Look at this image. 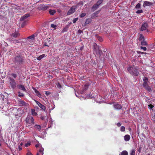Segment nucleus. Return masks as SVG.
I'll list each match as a JSON object with an SVG mask.
<instances>
[{
    "mask_svg": "<svg viewBox=\"0 0 155 155\" xmlns=\"http://www.w3.org/2000/svg\"><path fill=\"white\" fill-rule=\"evenodd\" d=\"M24 57L20 53H16L15 55V62L17 64H21L24 62Z\"/></svg>",
    "mask_w": 155,
    "mask_h": 155,
    "instance_id": "nucleus-1",
    "label": "nucleus"
},
{
    "mask_svg": "<svg viewBox=\"0 0 155 155\" xmlns=\"http://www.w3.org/2000/svg\"><path fill=\"white\" fill-rule=\"evenodd\" d=\"M127 70L133 76H137L139 74L138 69L135 68L130 67L128 68Z\"/></svg>",
    "mask_w": 155,
    "mask_h": 155,
    "instance_id": "nucleus-2",
    "label": "nucleus"
},
{
    "mask_svg": "<svg viewBox=\"0 0 155 155\" xmlns=\"http://www.w3.org/2000/svg\"><path fill=\"white\" fill-rule=\"evenodd\" d=\"M25 122L29 126L34 124L35 123L34 119L31 116H28L27 117L25 120Z\"/></svg>",
    "mask_w": 155,
    "mask_h": 155,
    "instance_id": "nucleus-3",
    "label": "nucleus"
},
{
    "mask_svg": "<svg viewBox=\"0 0 155 155\" xmlns=\"http://www.w3.org/2000/svg\"><path fill=\"white\" fill-rule=\"evenodd\" d=\"M9 83L11 88L13 89L16 87V84L15 80L11 77H9Z\"/></svg>",
    "mask_w": 155,
    "mask_h": 155,
    "instance_id": "nucleus-4",
    "label": "nucleus"
},
{
    "mask_svg": "<svg viewBox=\"0 0 155 155\" xmlns=\"http://www.w3.org/2000/svg\"><path fill=\"white\" fill-rule=\"evenodd\" d=\"M148 27V25L147 23V22H144L142 25L141 27L139 29L140 31L146 30V31L148 32L150 31L148 29H147Z\"/></svg>",
    "mask_w": 155,
    "mask_h": 155,
    "instance_id": "nucleus-5",
    "label": "nucleus"
},
{
    "mask_svg": "<svg viewBox=\"0 0 155 155\" xmlns=\"http://www.w3.org/2000/svg\"><path fill=\"white\" fill-rule=\"evenodd\" d=\"M76 8V7L75 6H73L71 7L67 12V15H70L74 13L75 11Z\"/></svg>",
    "mask_w": 155,
    "mask_h": 155,
    "instance_id": "nucleus-6",
    "label": "nucleus"
},
{
    "mask_svg": "<svg viewBox=\"0 0 155 155\" xmlns=\"http://www.w3.org/2000/svg\"><path fill=\"white\" fill-rule=\"evenodd\" d=\"M39 9L41 10H45L49 8V6L47 5H41L39 7Z\"/></svg>",
    "mask_w": 155,
    "mask_h": 155,
    "instance_id": "nucleus-7",
    "label": "nucleus"
},
{
    "mask_svg": "<svg viewBox=\"0 0 155 155\" xmlns=\"http://www.w3.org/2000/svg\"><path fill=\"white\" fill-rule=\"evenodd\" d=\"M143 87L146 86V85H148V83L149 82L148 79L147 77H144L143 79Z\"/></svg>",
    "mask_w": 155,
    "mask_h": 155,
    "instance_id": "nucleus-8",
    "label": "nucleus"
},
{
    "mask_svg": "<svg viewBox=\"0 0 155 155\" xmlns=\"http://www.w3.org/2000/svg\"><path fill=\"white\" fill-rule=\"evenodd\" d=\"M10 35L11 37L17 38L20 36V34L18 32H15L13 33H12Z\"/></svg>",
    "mask_w": 155,
    "mask_h": 155,
    "instance_id": "nucleus-9",
    "label": "nucleus"
},
{
    "mask_svg": "<svg viewBox=\"0 0 155 155\" xmlns=\"http://www.w3.org/2000/svg\"><path fill=\"white\" fill-rule=\"evenodd\" d=\"M114 107L115 109L117 110H119L122 108L121 105L118 104H114Z\"/></svg>",
    "mask_w": 155,
    "mask_h": 155,
    "instance_id": "nucleus-10",
    "label": "nucleus"
},
{
    "mask_svg": "<svg viewBox=\"0 0 155 155\" xmlns=\"http://www.w3.org/2000/svg\"><path fill=\"white\" fill-rule=\"evenodd\" d=\"M153 4V3L150 2L148 1H145L143 2V6L144 7H145L147 6H150Z\"/></svg>",
    "mask_w": 155,
    "mask_h": 155,
    "instance_id": "nucleus-11",
    "label": "nucleus"
},
{
    "mask_svg": "<svg viewBox=\"0 0 155 155\" xmlns=\"http://www.w3.org/2000/svg\"><path fill=\"white\" fill-rule=\"evenodd\" d=\"M32 88L34 90L36 95L39 98L41 97V95L40 93L34 87H32Z\"/></svg>",
    "mask_w": 155,
    "mask_h": 155,
    "instance_id": "nucleus-12",
    "label": "nucleus"
},
{
    "mask_svg": "<svg viewBox=\"0 0 155 155\" xmlns=\"http://www.w3.org/2000/svg\"><path fill=\"white\" fill-rule=\"evenodd\" d=\"M30 15L29 14H26L25 15L21 16L20 20V21H23L24 20L26 19L27 18H28L29 16Z\"/></svg>",
    "mask_w": 155,
    "mask_h": 155,
    "instance_id": "nucleus-13",
    "label": "nucleus"
},
{
    "mask_svg": "<svg viewBox=\"0 0 155 155\" xmlns=\"http://www.w3.org/2000/svg\"><path fill=\"white\" fill-rule=\"evenodd\" d=\"M19 104L21 106H28V104L23 101L21 100L19 101Z\"/></svg>",
    "mask_w": 155,
    "mask_h": 155,
    "instance_id": "nucleus-14",
    "label": "nucleus"
},
{
    "mask_svg": "<svg viewBox=\"0 0 155 155\" xmlns=\"http://www.w3.org/2000/svg\"><path fill=\"white\" fill-rule=\"evenodd\" d=\"M18 88L25 91H26V89L24 86L21 84H19L18 85Z\"/></svg>",
    "mask_w": 155,
    "mask_h": 155,
    "instance_id": "nucleus-15",
    "label": "nucleus"
},
{
    "mask_svg": "<svg viewBox=\"0 0 155 155\" xmlns=\"http://www.w3.org/2000/svg\"><path fill=\"white\" fill-rule=\"evenodd\" d=\"M143 87L147 91L149 92L152 91V89L148 85H146Z\"/></svg>",
    "mask_w": 155,
    "mask_h": 155,
    "instance_id": "nucleus-16",
    "label": "nucleus"
},
{
    "mask_svg": "<svg viewBox=\"0 0 155 155\" xmlns=\"http://www.w3.org/2000/svg\"><path fill=\"white\" fill-rule=\"evenodd\" d=\"M43 148L42 147L41 148L39 149V152L37 153V155H43Z\"/></svg>",
    "mask_w": 155,
    "mask_h": 155,
    "instance_id": "nucleus-17",
    "label": "nucleus"
},
{
    "mask_svg": "<svg viewBox=\"0 0 155 155\" xmlns=\"http://www.w3.org/2000/svg\"><path fill=\"white\" fill-rule=\"evenodd\" d=\"M89 86V85L85 84L83 88L82 92L84 93L87 91L88 89Z\"/></svg>",
    "mask_w": 155,
    "mask_h": 155,
    "instance_id": "nucleus-18",
    "label": "nucleus"
},
{
    "mask_svg": "<svg viewBox=\"0 0 155 155\" xmlns=\"http://www.w3.org/2000/svg\"><path fill=\"white\" fill-rule=\"evenodd\" d=\"M130 138V136L128 134L126 135L124 137V140L125 141H129Z\"/></svg>",
    "mask_w": 155,
    "mask_h": 155,
    "instance_id": "nucleus-19",
    "label": "nucleus"
},
{
    "mask_svg": "<svg viewBox=\"0 0 155 155\" xmlns=\"http://www.w3.org/2000/svg\"><path fill=\"white\" fill-rule=\"evenodd\" d=\"M138 40L140 41H142L144 40V36L142 34L140 35Z\"/></svg>",
    "mask_w": 155,
    "mask_h": 155,
    "instance_id": "nucleus-20",
    "label": "nucleus"
},
{
    "mask_svg": "<svg viewBox=\"0 0 155 155\" xmlns=\"http://www.w3.org/2000/svg\"><path fill=\"white\" fill-rule=\"evenodd\" d=\"M45 54H42L40 56H39L37 58V59L38 60H40L41 59L43 58L45 56Z\"/></svg>",
    "mask_w": 155,
    "mask_h": 155,
    "instance_id": "nucleus-21",
    "label": "nucleus"
},
{
    "mask_svg": "<svg viewBox=\"0 0 155 155\" xmlns=\"http://www.w3.org/2000/svg\"><path fill=\"white\" fill-rule=\"evenodd\" d=\"M34 127L35 128L37 129L39 131H40L41 128V126L39 125H35Z\"/></svg>",
    "mask_w": 155,
    "mask_h": 155,
    "instance_id": "nucleus-22",
    "label": "nucleus"
},
{
    "mask_svg": "<svg viewBox=\"0 0 155 155\" xmlns=\"http://www.w3.org/2000/svg\"><path fill=\"white\" fill-rule=\"evenodd\" d=\"M120 155H128V152L126 150H124L120 154Z\"/></svg>",
    "mask_w": 155,
    "mask_h": 155,
    "instance_id": "nucleus-23",
    "label": "nucleus"
},
{
    "mask_svg": "<svg viewBox=\"0 0 155 155\" xmlns=\"http://www.w3.org/2000/svg\"><path fill=\"white\" fill-rule=\"evenodd\" d=\"M91 21V18H87L86 19L85 22V24L87 25L90 23Z\"/></svg>",
    "mask_w": 155,
    "mask_h": 155,
    "instance_id": "nucleus-24",
    "label": "nucleus"
},
{
    "mask_svg": "<svg viewBox=\"0 0 155 155\" xmlns=\"http://www.w3.org/2000/svg\"><path fill=\"white\" fill-rule=\"evenodd\" d=\"M31 114L32 115L34 116H36L37 115V113L35 112V110L34 109H31Z\"/></svg>",
    "mask_w": 155,
    "mask_h": 155,
    "instance_id": "nucleus-25",
    "label": "nucleus"
},
{
    "mask_svg": "<svg viewBox=\"0 0 155 155\" xmlns=\"http://www.w3.org/2000/svg\"><path fill=\"white\" fill-rule=\"evenodd\" d=\"M39 107L42 110L44 111H45L46 110V107L45 106L41 104Z\"/></svg>",
    "mask_w": 155,
    "mask_h": 155,
    "instance_id": "nucleus-26",
    "label": "nucleus"
},
{
    "mask_svg": "<svg viewBox=\"0 0 155 155\" xmlns=\"http://www.w3.org/2000/svg\"><path fill=\"white\" fill-rule=\"evenodd\" d=\"M49 12L50 15H53L56 12L54 10H50L49 11Z\"/></svg>",
    "mask_w": 155,
    "mask_h": 155,
    "instance_id": "nucleus-27",
    "label": "nucleus"
},
{
    "mask_svg": "<svg viewBox=\"0 0 155 155\" xmlns=\"http://www.w3.org/2000/svg\"><path fill=\"white\" fill-rule=\"evenodd\" d=\"M99 5H97V3H96V4L94 5L93 7H92V8L93 9H94L95 10L96 9L99 7Z\"/></svg>",
    "mask_w": 155,
    "mask_h": 155,
    "instance_id": "nucleus-28",
    "label": "nucleus"
},
{
    "mask_svg": "<svg viewBox=\"0 0 155 155\" xmlns=\"http://www.w3.org/2000/svg\"><path fill=\"white\" fill-rule=\"evenodd\" d=\"M98 14V13L97 12H95L94 13L92 14V15L91 18H93L97 16V15Z\"/></svg>",
    "mask_w": 155,
    "mask_h": 155,
    "instance_id": "nucleus-29",
    "label": "nucleus"
},
{
    "mask_svg": "<svg viewBox=\"0 0 155 155\" xmlns=\"http://www.w3.org/2000/svg\"><path fill=\"white\" fill-rule=\"evenodd\" d=\"M141 44L143 45H147L146 41H145L144 40L141 41Z\"/></svg>",
    "mask_w": 155,
    "mask_h": 155,
    "instance_id": "nucleus-30",
    "label": "nucleus"
},
{
    "mask_svg": "<svg viewBox=\"0 0 155 155\" xmlns=\"http://www.w3.org/2000/svg\"><path fill=\"white\" fill-rule=\"evenodd\" d=\"M11 75L14 78H16L17 77V75L15 73H12L11 74Z\"/></svg>",
    "mask_w": 155,
    "mask_h": 155,
    "instance_id": "nucleus-31",
    "label": "nucleus"
},
{
    "mask_svg": "<svg viewBox=\"0 0 155 155\" xmlns=\"http://www.w3.org/2000/svg\"><path fill=\"white\" fill-rule=\"evenodd\" d=\"M120 130L121 132H124L125 131V128L124 126H122L120 128Z\"/></svg>",
    "mask_w": 155,
    "mask_h": 155,
    "instance_id": "nucleus-32",
    "label": "nucleus"
},
{
    "mask_svg": "<svg viewBox=\"0 0 155 155\" xmlns=\"http://www.w3.org/2000/svg\"><path fill=\"white\" fill-rule=\"evenodd\" d=\"M35 37V35H32L31 36H30L27 38L28 39H30L31 40H33L34 39Z\"/></svg>",
    "mask_w": 155,
    "mask_h": 155,
    "instance_id": "nucleus-33",
    "label": "nucleus"
},
{
    "mask_svg": "<svg viewBox=\"0 0 155 155\" xmlns=\"http://www.w3.org/2000/svg\"><path fill=\"white\" fill-rule=\"evenodd\" d=\"M130 155H135V151L133 149L131 150Z\"/></svg>",
    "mask_w": 155,
    "mask_h": 155,
    "instance_id": "nucleus-34",
    "label": "nucleus"
},
{
    "mask_svg": "<svg viewBox=\"0 0 155 155\" xmlns=\"http://www.w3.org/2000/svg\"><path fill=\"white\" fill-rule=\"evenodd\" d=\"M141 5L140 3H138L135 6V8L136 9H138L140 8Z\"/></svg>",
    "mask_w": 155,
    "mask_h": 155,
    "instance_id": "nucleus-35",
    "label": "nucleus"
},
{
    "mask_svg": "<svg viewBox=\"0 0 155 155\" xmlns=\"http://www.w3.org/2000/svg\"><path fill=\"white\" fill-rule=\"evenodd\" d=\"M9 41L11 42H12V41H13V43H18L19 42V41L18 40H13L12 39H10V40H9Z\"/></svg>",
    "mask_w": 155,
    "mask_h": 155,
    "instance_id": "nucleus-36",
    "label": "nucleus"
},
{
    "mask_svg": "<svg viewBox=\"0 0 155 155\" xmlns=\"http://www.w3.org/2000/svg\"><path fill=\"white\" fill-rule=\"evenodd\" d=\"M153 107H154V106L152 105L151 104H150L148 105V107L151 110H152Z\"/></svg>",
    "mask_w": 155,
    "mask_h": 155,
    "instance_id": "nucleus-37",
    "label": "nucleus"
},
{
    "mask_svg": "<svg viewBox=\"0 0 155 155\" xmlns=\"http://www.w3.org/2000/svg\"><path fill=\"white\" fill-rule=\"evenodd\" d=\"M96 36L97 37L98 40L100 41L101 42L103 41V39L101 37H97V35H96Z\"/></svg>",
    "mask_w": 155,
    "mask_h": 155,
    "instance_id": "nucleus-38",
    "label": "nucleus"
},
{
    "mask_svg": "<svg viewBox=\"0 0 155 155\" xmlns=\"http://www.w3.org/2000/svg\"><path fill=\"white\" fill-rule=\"evenodd\" d=\"M86 15V13H81L80 15V17L81 18H83V17H84Z\"/></svg>",
    "mask_w": 155,
    "mask_h": 155,
    "instance_id": "nucleus-39",
    "label": "nucleus"
},
{
    "mask_svg": "<svg viewBox=\"0 0 155 155\" xmlns=\"http://www.w3.org/2000/svg\"><path fill=\"white\" fill-rule=\"evenodd\" d=\"M92 94H87L86 96V97L87 98H91L92 97Z\"/></svg>",
    "mask_w": 155,
    "mask_h": 155,
    "instance_id": "nucleus-40",
    "label": "nucleus"
},
{
    "mask_svg": "<svg viewBox=\"0 0 155 155\" xmlns=\"http://www.w3.org/2000/svg\"><path fill=\"white\" fill-rule=\"evenodd\" d=\"M31 145V143L30 142H28L25 144V147H28Z\"/></svg>",
    "mask_w": 155,
    "mask_h": 155,
    "instance_id": "nucleus-41",
    "label": "nucleus"
},
{
    "mask_svg": "<svg viewBox=\"0 0 155 155\" xmlns=\"http://www.w3.org/2000/svg\"><path fill=\"white\" fill-rule=\"evenodd\" d=\"M18 96L19 97H23L24 96V94H23V93H21L20 92H19L18 93Z\"/></svg>",
    "mask_w": 155,
    "mask_h": 155,
    "instance_id": "nucleus-42",
    "label": "nucleus"
},
{
    "mask_svg": "<svg viewBox=\"0 0 155 155\" xmlns=\"http://www.w3.org/2000/svg\"><path fill=\"white\" fill-rule=\"evenodd\" d=\"M26 24V22L25 21H23L21 25V28H23L25 25Z\"/></svg>",
    "mask_w": 155,
    "mask_h": 155,
    "instance_id": "nucleus-43",
    "label": "nucleus"
},
{
    "mask_svg": "<svg viewBox=\"0 0 155 155\" xmlns=\"http://www.w3.org/2000/svg\"><path fill=\"white\" fill-rule=\"evenodd\" d=\"M34 101H35V102H36V104L39 106H40V105L41 104L38 101L35 100H34Z\"/></svg>",
    "mask_w": 155,
    "mask_h": 155,
    "instance_id": "nucleus-44",
    "label": "nucleus"
},
{
    "mask_svg": "<svg viewBox=\"0 0 155 155\" xmlns=\"http://www.w3.org/2000/svg\"><path fill=\"white\" fill-rule=\"evenodd\" d=\"M78 18H76L73 19V22L74 23H75L76 21L78 20Z\"/></svg>",
    "mask_w": 155,
    "mask_h": 155,
    "instance_id": "nucleus-45",
    "label": "nucleus"
},
{
    "mask_svg": "<svg viewBox=\"0 0 155 155\" xmlns=\"http://www.w3.org/2000/svg\"><path fill=\"white\" fill-rule=\"evenodd\" d=\"M143 12V10L141 9V10H137L136 13L137 14H139V13H142Z\"/></svg>",
    "mask_w": 155,
    "mask_h": 155,
    "instance_id": "nucleus-46",
    "label": "nucleus"
},
{
    "mask_svg": "<svg viewBox=\"0 0 155 155\" xmlns=\"http://www.w3.org/2000/svg\"><path fill=\"white\" fill-rule=\"evenodd\" d=\"M97 52L98 54H99L100 55L102 54V51L100 49H98V50Z\"/></svg>",
    "mask_w": 155,
    "mask_h": 155,
    "instance_id": "nucleus-47",
    "label": "nucleus"
},
{
    "mask_svg": "<svg viewBox=\"0 0 155 155\" xmlns=\"http://www.w3.org/2000/svg\"><path fill=\"white\" fill-rule=\"evenodd\" d=\"M102 2L101 0H99L97 2V4L98 5H99L102 3Z\"/></svg>",
    "mask_w": 155,
    "mask_h": 155,
    "instance_id": "nucleus-48",
    "label": "nucleus"
},
{
    "mask_svg": "<svg viewBox=\"0 0 155 155\" xmlns=\"http://www.w3.org/2000/svg\"><path fill=\"white\" fill-rule=\"evenodd\" d=\"M45 94L47 96H48L51 94V93L49 91H45Z\"/></svg>",
    "mask_w": 155,
    "mask_h": 155,
    "instance_id": "nucleus-49",
    "label": "nucleus"
},
{
    "mask_svg": "<svg viewBox=\"0 0 155 155\" xmlns=\"http://www.w3.org/2000/svg\"><path fill=\"white\" fill-rule=\"evenodd\" d=\"M0 97H1V98H2V100L3 101H4V97H5L4 95H3V94H0Z\"/></svg>",
    "mask_w": 155,
    "mask_h": 155,
    "instance_id": "nucleus-50",
    "label": "nucleus"
},
{
    "mask_svg": "<svg viewBox=\"0 0 155 155\" xmlns=\"http://www.w3.org/2000/svg\"><path fill=\"white\" fill-rule=\"evenodd\" d=\"M56 26H57L56 25H54L53 24H51V27L52 28H55Z\"/></svg>",
    "mask_w": 155,
    "mask_h": 155,
    "instance_id": "nucleus-51",
    "label": "nucleus"
},
{
    "mask_svg": "<svg viewBox=\"0 0 155 155\" xmlns=\"http://www.w3.org/2000/svg\"><path fill=\"white\" fill-rule=\"evenodd\" d=\"M140 48L143 49L144 51H146L147 50V48L146 47H143L142 46H141L140 47Z\"/></svg>",
    "mask_w": 155,
    "mask_h": 155,
    "instance_id": "nucleus-52",
    "label": "nucleus"
},
{
    "mask_svg": "<svg viewBox=\"0 0 155 155\" xmlns=\"http://www.w3.org/2000/svg\"><path fill=\"white\" fill-rule=\"evenodd\" d=\"M117 125L118 127H120L121 125V124L120 122H118L117 123Z\"/></svg>",
    "mask_w": 155,
    "mask_h": 155,
    "instance_id": "nucleus-53",
    "label": "nucleus"
},
{
    "mask_svg": "<svg viewBox=\"0 0 155 155\" xmlns=\"http://www.w3.org/2000/svg\"><path fill=\"white\" fill-rule=\"evenodd\" d=\"M57 87L58 88H61V85L59 83H58V84L57 85Z\"/></svg>",
    "mask_w": 155,
    "mask_h": 155,
    "instance_id": "nucleus-54",
    "label": "nucleus"
},
{
    "mask_svg": "<svg viewBox=\"0 0 155 155\" xmlns=\"http://www.w3.org/2000/svg\"><path fill=\"white\" fill-rule=\"evenodd\" d=\"M66 31H67V29H66V28H64L62 30V32H66Z\"/></svg>",
    "mask_w": 155,
    "mask_h": 155,
    "instance_id": "nucleus-55",
    "label": "nucleus"
},
{
    "mask_svg": "<svg viewBox=\"0 0 155 155\" xmlns=\"http://www.w3.org/2000/svg\"><path fill=\"white\" fill-rule=\"evenodd\" d=\"M32 155V153L29 152H28L27 154L26 155Z\"/></svg>",
    "mask_w": 155,
    "mask_h": 155,
    "instance_id": "nucleus-56",
    "label": "nucleus"
},
{
    "mask_svg": "<svg viewBox=\"0 0 155 155\" xmlns=\"http://www.w3.org/2000/svg\"><path fill=\"white\" fill-rule=\"evenodd\" d=\"M39 144H37L35 145V147H36L37 148L39 146Z\"/></svg>",
    "mask_w": 155,
    "mask_h": 155,
    "instance_id": "nucleus-57",
    "label": "nucleus"
},
{
    "mask_svg": "<svg viewBox=\"0 0 155 155\" xmlns=\"http://www.w3.org/2000/svg\"><path fill=\"white\" fill-rule=\"evenodd\" d=\"M18 149L19 150H22V148L20 146L18 147Z\"/></svg>",
    "mask_w": 155,
    "mask_h": 155,
    "instance_id": "nucleus-58",
    "label": "nucleus"
},
{
    "mask_svg": "<svg viewBox=\"0 0 155 155\" xmlns=\"http://www.w3.org/2000/svg\"><path fill=\"white\" fill-rule=\"evenodd\" d=\"M44 45L45 46H48V47H49V45H48L47 44V43H45V44H44Z\"/></svg>",
    "mask_w": 155,
    "mask_h": 155,
    "instance_id": "nucleus-59",
    "label": "nucleus"
},
{
    "mask_svg": "<svg viewBox=\"0 0 155 155\" xmlns=\"http://www.w3.org/2000/svg\"><path fill=\"white\" fill-rule=\"evenodd\" d=\"M138 53H141V54H144V52H140V51H139V52H138Z\"/></svg>",
    "mask_w": 155,
    "mask_h": 155,
    "instance_id": "nucleus-60",
    "label": "nucleus"
},
{
    "mask_svg": "<svg viewBox=\"0 0 155 155\" xmlns=\"http://www.w3.org/2000/svg\"><path fill=\"white\" fill-rule=\"evenodd\" d=\"M50 38H48L47 39V41H48V42H50Z\"/></svg>",
    "mask_w": 155,
    "mask_h": 155,
    "instance_id": "nucleus-61",
    "label": "nucleus"
},
{
    "mask_svg": "<svg viewBox=\"0 0 155 155\" xmlns=\"http://www.w3.org/2000/svg\"><path fill=\"white\" fill-rule=\"evenodd\" d=\"M140 148H139V150H138V151L139 152H140Z\"/></svg>",
    "mask_w": 155,
    "mask_h": 155,
    "instance_id": "nucleus-62",
    "label": "nucleus"
},
{
    "mask_svg": "<svg viewBox=\"0 0 155 155\" xmlns=\"http://www.w3.org/2000/svg\"><path fill=\"white\" fill-rule=\"evenodd\" d=\"M23 145V143H21V144H20V145L21 146H22Z\"/></svg>",
    "mask_w": 155,
    "mask_h": 155,
    "instance_id": "nucleus-63",
    "label": "nucleus"
},
{
    "mask_svg": "<svg viewBox=\"0 0 155 155\" xmlns=\"http://www.w3.org/2000/svg\"><path fill=\"white\" fill-rule=\"evenodd\" d=\"M6 45H7V46H8L7 43L6 42Z\"/></svg>",
    "mask_w": 155,
    "mask_h": 155,
    "instance_id": "nucleus-64",
    "label": "nucleus"
}]
</instances>
